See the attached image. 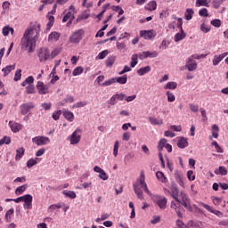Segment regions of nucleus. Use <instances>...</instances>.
Returning <instances> with one entry per match:
<instances>
[{
	"label": "nucleus",
	"mask_w": 228,
	"mask_h": 228,
	"mask_svg": "<svg viewBox=\"0 0 228 228\" xmlns=\"http://www.w3.org/2000/svg\"><path fill=\"white\" fill-rule=\"evenodd\" d=\"M40 23L34 22L31 23L28 28H26L23 37L21 38L22 47L28 53H34L35 49H37V42H38V38H40Z\"/></svg>",
	"instance_id": "nucleus-1"
},
{
	"label": "nucleus",
	"mask_w": 228,
	"mask_h": 228,
	"mask_svg": "<svg viewBox=\"0 0 228 228\" xmlns=\"http://www.w3.org/2000/svg\"><path fill=\"white\" fill-rule=\"evenodd\" d=\"M140 188H142L147 195H152L151 193V191H149V187H147V183H145V175L143 174H141V176L139 178V183H134V191L135 195L140 200H143V191Z\"/></svg>",
	"instance_id": "nucleus-2"
},
{
	"label": "nucleus",
	"mask_w": 228,
	"mask_h": 228,
	"mask_svg": "<svg viewBox=\"0 0 228 228\" xmlns=\"http://www.w3.org/2000/svg\"><path fill=\"white\" fill-rule=\"evenodd\" d=\"M12 202H15L16 204H19V202H24L23 208H25V209L33 208V196H31V194L20 196L12 200Z\"/></svg>",
	"instance_id": "nucleus-3"
},
{
	"label": "nucleus",
	"mask_w": 228,
	"mask_h": 228,
	"mask_svg": "<svg viewBox=\"0 0 228 228\" xmlns=\"http://www.w3.org/2000/svg\"><path fill=\"white\" fill-rule=\"evenodd\" d=\"M77 12L76 11V7L74 5H70L69 7V12L64 15L62 19V22H68L67 26H70L72 24V20H74L75 17Z\"/></svg>",
	"instance_id": "nucleus-4"
},
{
	"label": "nucleus",
	"mask_w": 228,
	"mask_h": 228,
	"mask_svg": "<svg viewBox=\"0 0 228 228\" xmlns=\"http://www.w3.org/2000/svg\"><path fill=\"white\" fill-rule=\"evenodd\" d=\"M164 191L166 194L170 193V196L175 200V202H181V200L179 199L181 192H179L177 185L172 184L170 190L164 188Z\"/></svg>",
	"instance_id": "nucleus-5"
},
{
	"label": "nucleus",
	"mask_w": 228,
	"mask_h": 228,
	"mask_svg": "<svg viewBox=\"0 0 228 228\" xmlns=\"http://www.w3.org/2000/svg\"><path fill=\"white\" fill-rule=\"evenodd\" d=\"M153 201L157 204L159 209H167L168 200H167L165 196L156 195L153 197Z\"/></svg>",
	"instance_id": "nucleus-6"
},
{
	"label": "nucleus",
	"mask_w": 228,
	"mask_h": 228,
	"mask_svg": "<svg viewBox=\"0 0 228 228\" xmlns=\"http://www.w3.org/2000/svg\"><path fill=\"white\" fill-rule=\"evenodd\" d=\"M33 143L37 144L38 147H42V145H47V143H51V139L47 136H36L32 138Z\"/></svg>",
	"instance_id": "nucleus-7"
},
{
	"label": "nucleus",
	"mask_w": 228,
	"mask_h": 228,
	"mask_svg": "<svg viewBox=\"0 0 228 228\" xmlns=\"http://www.w3.org/2000/svg\"><path fill=\"white\" fill-rule=\"evenodd\" d=\"M140 35L144 40H153V38H156L157 33L154 29L141 30Z\"/></svg>",
	"instance_id": "nucleus-8"
},
{
	"label": "nucleus",
	"mask_w": 228,
	"mask_h": 228,
	"mask_svg": "<svg viewBox=\"0 0 228 228\" xmlns=\"http://www.w3.org/2000/svg\"><path fill=\"white\" fill-rule=\"evenodd\" d=\"M171 209H174L179 218H183V213H184V208L181 207V203L175 201H171Z\"/></svg>",
	"instance_id": "nucleus-9"
},
{
	"label": "nucleus",
	"mask_w": 228,
	"mask_h": 228,
	"mask_svg": "<svg viewBox=\"0 0 228 228\" xmlns=\"http://www.w3.org/2000/svg\"><path fill=\"white\" fill-rule=\"evenodd\" d=\"M158 57V52L153 51V52H142L138 54H134L132 56V58H156Z\"/></svg>",
	"instance_id": "nucleus-10"
},
{
	"label": "nucleus",
	"mask_w": 228,
	"mask_h": 228,
	"mask_svg": "<svg viewBox=\"0 0 228 228\" xmlns=\"http://www.w3.org/2000/svg\"><path fill=\"white\" fill-rule=\"evenodd\" d=\"M178 23L181 31L175 35V42H181V40H184V38H186V33L183 30V20L178 19Z\"/></svg>",
	"instance_id": "nucleus-11"
},
{
	"label": "nucleus",
	"mask_w": 228,
	"mask_h": 228,
	"mask_svg": "<svg viewBox=\"0 0 228 228\" xmlns=\"http://www.w3.org/2000/svg\"><path fill=\"white\" fill-rule=\"evenodd\" d=\"M34 108H35V103L31 102L23 103L20 106V113L22 115H28V113H29V111H31V110H33Z\"/></svg>",
	"instance_id": "nucleus-12"
},
{
	"label": "nucleus",
	"mask_w": 228,
	"mask_h": 228,
	"mask_svg": "<svg viewBox=\"0 0 228 228\" xmlns=\"http://www.w3.org/2000/svg\"><path fill=\"white\" fill-rule=\"evenodd\" d=\"M37 90L40 95H45L49 94V86L45 85L42 81H38L37 84Z\"/></svg>",
	"instance_id": "nucleus-13"
},
{
	"label": "nucleus",
	"mask_w": 228,
	"mask_h": 228,
	"mask_svg": "<svg viewBox=\"0 0 228 228\" xmlns=\"http://www.w3.org/2000/svg\"><path fill=\"white\" fill-rule=\"evenodd\" d=\"M81 142V130L77 129L70 136L71 145H77Z\"/></svg>",
	"instance_id": "nucleus-14"
},
{
	"label": "nucleus",
	"mask_w": 228,
	"mask_h": 228,
	"mask_svg": "<svg viewBox=\"0 0 228 228\" xmlns=\"http://www.w3.org/2000/svg\"><path fill=\"white\" fill-rule=\"evenodd\" d=\"M200 206H202L207 211H209V213H213V215H216V216H223L224 213H222L220 210H215L213 208L208 204L200 202Z\"/></svg>",
	"instance_id": "nucleus-15"
},
{
	"label": "nucleus",
	"mask_w": 228,
	"mask_h": 228,
	"mask_svg": "<svg viewBox=\"0 0 228 228\" xmlns=\"http://www.w3.org/2000/svg\"><path fill=\"white\" fill-rule=\"evenodd\" d=\"M82 36L83 30H78L75 32L70 37V42H73L74 44H78V42L81 41V38H83Z\"/></svg>",
	"instance_id": "nucleus-16"
},
{
	"label": "nucleus",
	"mask_w": 228,
	"mask_h": 228,
	"mask_svg": "<svg viewBox=\"0 0 228 228\" xmlns=\"http://www.w3.org/2000/svg\"><path fill=\"white\" fill-rule=\"evenodd\" d=\"M9 126L11 127L12 133H19V131H22V125L20 123L10 121Z\"/></svg>",
	"instance_id": "nucleus-17"
},
{
	"label": "nucleus",
	"mask_w": 228,
	"mask_h": 228,
	"mask_svg": "<svg viewBox=\"0 0 228 228\" xmlns=\"http://www.w3.org/2000/svg\"><path fill=\"white\" fill-rule=\"evenodd\" d=\"M185 69L189 70V72H193V70H197V62L195 61L189 59L186 65Z\"/></svg>",
	"instance_id": "nucleus-18"
},
{
	"label": "nucleus",
	"mask_w": 228,
	"mask_h": 228,
	"mask_svg": "<svg viewBox=\"0 0 228 228\" xmlns=\"http://www.w3.org/2000/svg\"><path fill=\"white\" fill-rule=\"evenodd\" d=\"M37 56L39 58H49L51 56V52H49V49L43 47L39 49Z\"/></svg>",
	"instance_id": "nucleus-19"
},
{
	"label": "nucleus",
	"mask_w": 228,
	"mask_h": 228,
	"mask_svg": "<svg viewBox=\"0 0 228 228\" xmlns=\"http://www.w3.org/2000/svg\"><path fill=\"white\" fill-rule=\"evenodd\" d=\"M148 120L151 126H163V119L155 117H149Z\"/></svg>",
	"instance_id": "nucleus-20"
},
{
	"label": "nucleus",
	"mask_w": 228,
	"mask_h": 228,
	"mask_svg": "<svg viewBox=\"0 0 228 228\" xmlns=\"http://www.w3.org/2000/svg\"><path fill=\"white\" fill-rule=\"evenodd\" d=\"M158 8V4L156 1L152 0L150 1L145 6L144 9L147 10L148 12H154Z\"/></svg>",
	"instance_id": "nucleus-21"
},
{
	"label": "nucleus",
	"mask_w": 228,
	"mask_h": 228,
	"mask_svg": "<svg viewBox=\"0 0 228 228\" xmlns=\"http://www.w3.org/2000/svg\"><path fill=\"white\" fill-rule=\"evenodd\" d=\"M177 147L179 149H186V147H188V139L181 137L177 142Z\"/></svg>",
	"instance_id": "nucleus-22"
},
{
	"label": "nucleus",
	"mask_w": 228,
	"mask_h": 228,
	"mask_svg": "<svg viewBox=\"0 0 228 228\" xmlns=\"http://www.w3.org/2000/svg\"><path fill=\"white\" fill-rule=\"evenodd\" d=\"M60 40V33L53 31L48 36V42H58Z\"/></svg>",
	"instance_id": "nucleus-23"
},
{
	"label": "nucleus",
	"mask_w": 228,
	"mask_h": 228,
	"mask_svg": "<svg viewBox=\"0 0 228 228\" xmlns=\"http://www.w3.org/2000/svg\"><path fill=\"white\" fill-rule=\"evenodd\" d=\"M179 204H181V206H183V208H185L187 211H193V207H191V200H187L186 201H180Z\"/></svg>",
	"instance_id": "nucleus-24"
},
{
	"label": "nucleus",
	"mask_w": 228,
	"mask_h": 228,
	"mask_svg": "<svg viewBox=\"0 0 228 228\" xmlns=\"http://www.w3.org/2000/svg\"><path fill=\"white\" fill-rule=\"evenodd\" d=\"M151 70V66L142 67L137 69V74L138 76H145V74H149Z\"/></svg>",
	"instance_id": "nucleus-25"
},
{
	"label": "nucleus",
	"mask_w": 228,
	"mask_h": 228,
	"mask_svg": "<svg viewBox=\"0 0 228 228\" xmlns=\"http://www.w3.org/2000/svg\"><path fill=\"white\" fill-rule=\"evenodd\" d=\"M156 177L160 183H168V178H167V176H165V174H163V172L161 171H158L156 173Z\"/></svg>",
	"instance_id": "nucleus-26"
},
{
	"label": "nucleus",
	"mask_w": 228,
	"mask_h": 228,
	"mask_svg": "<svg viewBox=\"0 0 228 228\" xmlns=\"http://www.w3.org/2000/svg\"><path fill=\"white\" fill-rule=\"evenodd\" d=\"M24 152H26L24 147L16 150L15 160L20 161V159L22 158V156H24Z\"/></svg>",
	"instance_id": "nucleus-27"
},
{
	"label": "nucleus",
	"mask_w": 228,
	"mask_h": 228,
	"mask_svg": "<svg viewBox=\"0 0 228 228\" xmlns=\"http://www.w3.org/2000/svg\"><path fill=\"white\" fill-rule=\"evenodd\" d=\"M209 3H211V0H196V6L197 8H200V6L209 8Z\"/></svg>",
	"instance_id": "nucleus-28"
},
{
	"label": "nucleus",
	"mask_w": 228,
	"mask_h": 228,
	"mask_svg": "<svg viewBox=\"0 0 228 228\" xmlns=\"http://www.w3.org/2000/svg\"><path fill=\"white\" fill-rule=\"evenodd\" d=\"M90 18V10L84 11L77 18V20H86Z\"/></svg>",
	"instance_id": "nucleus-29"
},
{
	"label": "nucleus",
	"mask_w": 228,
	"mask_h": 228,
	"mask_svg": "<svg viewBox=\"0 0 228 228\" xmlns=\"http://www.w3.org/2000/svg\"><path fill=\"white\" fill-rule=\"evenodd\" d=\"M63 117L66 118V120H69V122H74V113L70 110H65L63 112Z\"/></svg>",
	"instance_id": "nucleus-30"
},
{
	"label": "nucleus",
	"mask_w": 228,
	"mask_h": 228,
	"mask_svg": "<svg viewBox=\"0 0 228 228\" xmlns=\"http://www.w3.org/2000/svg\"><path fill=\"white\" fill-rule=\"evenodd\" d=\"M13 28L10 27V26H5L2 29V33L4 35V37H8L11 33V35H13Z\"/></svg>",
	"instance_id": "nucleus-31"
},
{
	"label": "nucleus",
	"mask_w": 228,
	"mask_h": 228,
	"mask_svg": "<svg viewBox=\"0 0 228 228\" xmlns=\"http://www.w3.org/2000/svg\"><path fill=\"white\" fill-rule=\"evenodd\" d=\"M114 83H118L119 85H126V83H127V75L119 77H114Z\"/></svg>",
	"instance_id": "nucleus-32"
},
{
	"label": "nucleus",
	"mask_w": 228,
	"mask_h": 228,
	"mask_svg": "<svg viewBox=\"0 0 228 228\" xmlns=\"http://www.w3.org/2000/svg\"><path fill=\"white\" fill-rule=\"evenodd\" d=\"M12 70H15V64L8 65L2 69L4 72V76H8L12 72Z\"/></svg>",
	"instance_id": "nucleus-33"
},
{
	"label": "nucleus",
	"mask_w": 228,
	"mask_h": 228,
	"mask_svg": "<svg viewBox=\"0 0 228 228\" xmlns=\"http://www.w3.org/2000/svg\"><path fill=\"white\" fill-rule=\"evenodd\" d=\"M15 213V209L10 208L5 213V220L6 222L10 223L12 222V216H13V214Z\"/></svg>",
	"instance_id": "nucleus-34"
},
{
	"label": "nucleus",
	"mask_w": 228,
	"mask_h": 228,
	"mask_svg": "<svg viewBox=\"0 0 228 228\" xmlns=\"http://www.w3.org/2000/svg\"><path fill=\"white\" fill-rule=\"evenodd\" d=\"M167 139L163 138L160 139V141L159 142V145H158V151L159 152H162L163 149H165V147H167Z\"/></svg>",
	"instance_id": "nucleus-35"
},
{
	"label": "nucleus",
	"mask_w": 228,
	"mask_h": 228,
	"mask_svg": "<svg viewBox=\"0 0 228 228\" xmlns=\"http://www.w3.org/2000/svg\"><path fill=\"white\" fill-rule=\"evenodd\" d=\"M164 88L165 90H175L177 88V82H167Z\"/></svg>",
	"instance_id": "nucleus-36"
},
{
	"label": "nucleus",
	"mask_w": 228,
	"mask_h": 228,
	"mask_svg": "<svg viewBox=\"0 0 228 228\" xmlns=\"http://www.w3.org/2000/svg\"><path fill=\"white\" fill-rule=\"evenodd\" d=\"M224 3H225V0H212V6L216 10H218V8H220Z\"/></svg>",
	"instance_id": "nucleus-37"
},
{
	"label": "nucleus",
	"mask_w": 228,
	"mask_h": 228,
	"mask_svg": "<svg viewBox=\"0 0 228 228\" xmlns=\"http://www.w3.org/2000/svg\"><path fill=\"white\" fill-rule=\"evenodd\" d=\"M48 23L46 25V29L48 31L51 30V28H53V26L54 25V16L53 15H48Z\"/></svg>",
	"instance_id": "nucleus-38"
},
{
	"label": "nucleus",
	"mask_w": 228,
	"mask_h": 228,
	"mask_svg": "<svg viewBox=\"0 0 228 228\" xmlns=\"http://www.w3.org/2000/svg\"><path fill=\"white\" fill-rule=\"evenodd\" d=\"M108 8H110V4H104L102 6V11L96 16V19H98V20H101L102 19V17L104 16V13H106V10H108Z\"/></svg>",
	"instance_id": "nucleus-39"
},
{
	"label": "nucleus",
	"mask_w": 228,
	"mask_h": 228,
	"mask_svg": "<svg viewBox=\"0 0 228 228\" xmlns=\"http://www.w3.org/2000/svg\"><path fill=\"white\" fill-rule=\"evenodd\" d=\"M184 17H185L186 20H191V19L193 17V9H190V8L186 9Z\"/></svg>",
	"instance_id": "nucleus-40"
},
{
	"label": "nucleus",
	"mask_w": 228,
	"mask_h": 228,
	"mask_svg": "<svg viewBox=\"0 0 228 228\" xmlns=\"http://www.w3.org/2000/svg\"><path fill=\"white\" fill-rule=\"evenodd\" d=\"M200 31L202 33H209L211 31V26L207 25L206 23H202L200 27Z\"/></svg>",
	"instance_id": "nucleus-41"
},
{
	"label": "nucleus",
	"mask_w": 228,
	"mask_h": 228,
	"mask_svg": "<svg viewBox=\"0 0 228 228\" xmlns=\"http://www.w3.org/2000/svg\"><path fill=\"white\" fill-rule=\"evenodd\" d=\"M28 189V185L26 184H23L20 187H18L16 190H15V194L16 195H22V193L24 192L25 190Z\"/></svg>",
	"instance_id": "nucleus-42"
},
{
	"label": "nucleus",
	"mask_w": 228,
	"mask_h": 228,
	"mask_svg": "<svg viewBox=\"0 0 228 228\" xmlns=\"http://www.w3.org/2000/svg\"><path fill=\"white\" fill-rule=\"evenodd\" d=\"M63 195H65V197H69V199H76L77 195L76 192L74 191H63Z\"/></svg>",
	"instance_id": "nucleus-43"
},
{
	"label": "nucleus",
	"mask_w": 228,
	"mask_h": 228,
	"mask_svg": "<svg viewBox=\"0 0 228 228\" xmlns=\"http://www.w3.org/2000/svg\"><path fill=\"white\" fill-rule=\"evenodd\" d=\"M4 143L6 145H10L12 143V138L8 137V136H4L1 140H0V145H4Z\"/></svg>",
	"instance_id": "nucleus-44"
},
{
	"label": "nucleus",
	"mask_w": 228,
	"mask_h": 228,
	"mask_svg": "<svg viewBox=\"0 0 228 228\" xmlns=\"http://www.w3.org/2000/svg\"><path fill=\"white\" fill-rule=\"evenodd\" d=\"M218 131H220V128L216 125L212 126V135L214 138H218Z\"/></svg>",
	"instance_id": "nucleus-45"
},
{
	"label": "nucleus",
	"mask_w": 228,
	"mask_h": 228,
	"mask_svg": "<svg viewBox=\"0 0 228 228\" xmlns=\"http://www.w3.org/2000/svg\"><path fill=\"white\" fill-rule=\"evenodd\" d=\"M178 197H180L179 200H181V202H185L186 200H190V197L188 196V194L183 191L180 192Z\"/></svg>",
	"instance_id": "nucleus-46"
},
{
	"label": "nucleus",
	"mask_w": 228,
	"mask_h": 228,
	"mask_svg": "<svg viewBox=\"0 0 228 228\" xmlns=\"http://www.w3.org/2000/svg\"><path fill=\"white\" fill-rule=\"evenodd\" d=\"M84 69L81 66L77 67L73 71V76H81V73L83 72Z\"/></svg>",
	"instance_id": "nucleus-47"
},
{
	"label": "nucleus",
	"mask_w": 228,
	"mask_h": 228,
	"mask_svg": "<svg viewBox=\"0 0 228 228\" xmlns=\"http://www.w3.org/2000/svg\"><path fill=\"white\" fill-rule=\"evenodd\" d=\"M166 95L167 96L168 102H174V101H175V95L170 91H167Z\"/></svg>",
	"instance_id": "nucleus-48"
},
{
	"label": "nucleus",
	"mask_w": 228,
	"mask_h": 228,
	"mask_svg": "<svg viewBox=\"0 0 228 228\" xmlns=\"http://www.w3.org/2000/svg\"><path fill=\"white\" fill-rule=\"evenodd\" d=\"M115 83V78H110L106 80L105 82L101 84V86H111Z\"/></svg>",
	"instance_id": "nucleus-49"
},
{
	"label": "nucleus",
	"mask_w": 228,
	"mask_h": 228,
	"mask_svg": "<svg viewBox=\"0 0 228 228\" xmlns=\"http://www.w3.org/2000/svg\"><path fill=\"white\" fill-rule=\"evenodd\" d=\"M210 24L212 26H214V28H220V26H222V20L216 19V20H212L210 21Z\"/></svg>",
	"instance_id": "nucleus-50"
},
{
	"label": "nucleus",
	"mask_w": 228,
	"mask_h": 228,
	"mask_svg": "<svg viewBox=\"0 0 228 228\" xmlns=\"http://www.w3.org/2000/svg\"><path fill=\"white\" fill-rule=\"evenodd\" d=\"M61 205L60 204H53V205H51L49 208H48V213H53V211L56 210V209H61Z\"/></svg>",
	"instance_id": "nucleus-51"
},
{
	"label": "nucleus",
	"mask_w": 228,
	"mask_h": 228,
	"mask_svg": "<svg viewBox=\"0 0 228 228\" xmlns=\"http://www.w3.org/2000/svg\"><path fill=\"white\" fill-rule=\"evenodd\" d=\"M22 77V69H17L14 76V81H20Z\"/></svg>",
	"instance_id": "nucleus-52"
},
{
	"label": "nucleus",
	"mask_w": 228,
	"mask_h": 228,
	"mask_svg": "<svg viewBox=\"0 0 228 228\" xmlns=\"http://www.w3.org/2000/svg\"><path fill=\"white\" fill-rule=\"evenodd\" d=\"M35 165H37V159H30L27 161L28 168H31L32 167H35Z\"/></svg>",
	"instance_id": "nucleus-53"
},
{
	"label": "nucleus",
	"mask_w": 228,
	"mask_h": 228,
	"mask_svg": "<svg viewBox=\"0 0 228 228\" xmlns=\"http://www.w3.org/2000/svg\"><path fill=\"white\" fill-rule=\"evenodd\" d=\"M60 117H61V110L54 111L52 115L53 120H60Z\"/></svg>",
	"instance_id": "nucleus-54"
},
{
	"label": "nucleus",
	"mask_w": 228,
	"mask_h": 228,
	"mask_svg": "<svg viewBox=\"0 0 228 228\" xmlns=\"http://www.w3.org/2000/svg\"><path fill=\"white\" fill-rule=\"evenodd\" d=\"M200 17H209V13H208V10L206 8H203L199 11Z\"/></svg>",
	"instance_id": "nucleus-55"
},
{
	"label": "nucleus",
	"mask_w": 228,
	"mask_h": 228,
	"mask_svg": "<svg viewBox=\"0 0 228 228\" xmlns=\"http://www.w3.org/2000/svg\"><path fill=\"white\" fill-rule=\"evenodd\" d=\"M189 107L193 113H199V105L191 103L189 104Z\"/></svg>",
	"instance_id": "nucleus-56"
},
{
	"label": "nucleus",
	"mask_w": 228,
	"mask_h": 228,
	"mask_svg": "<svg viewBox=\"0 0 228 228\" xmlns=\"http://www.w3.org/2000/svg\"><path fill=\"white\" fill-rule=\"evenodd\" d=\"M113 156L115 158H117V156H118V141H116L114 143Z\"/></svg>",
	"instance_id": "nucleus-57"
},
{
	"label": "nucleus",
	"mask_w": 228,
	"mask_h": 228,
	"mask_svg": "<svg viewBox=\"0 0 228 228\" xmlns=\"http://www.w3.org/2000/svg\"><path fill=\"white\" fill-rule=\"evenodd\" d=\"M2 8L4 10V13L8 12V10H10V2L5 1L2 4Z\"/></svg>",
	"instance_id": "nucleus-58"
},
{
	"label": "nucleus",
	"mask_w": 228,
	"mask_h": 228,
	"mask_svg": "<svg viewBox=\"0 0 228 228\" xmlns=\"http://www.w3.org/2000/svg\"><path fill=\"white\" fill-rule=\"evenodd\" d=\"M88 103L86 102H78L73 105V108H85Z\"/></svg>",
	"instance_id": "nucleus-59"
},
{
	"label": "nucleus",
	"mask_w": 228,
	"mask_h": 228,
	"mask_svg": "<svg viewBox=\"0 0 228 228\" xmlns=\"http://www.w3.org/2000/svg\"><path fill=\"white\" fill-rule=\"evenodd\" d=\"M115 63V59L110 58L105 61L106 67L111 68L113 67V64Z\"/></svg>",
	"instance_id": "nucleus-60"
},
{
	"label": "nucleus",
	"mask_w": 228,
	"mask_h": 228,
	"mask_svg": "<svg viewBox=\"0 0 228 228\" xmlns=\"http://www.w3.org/2000/svg\"><path fill=\"white\" fill-rule=\"evenodd\" d=\"M26 92H27V94H35V86H33V85H28V86L26 87Z\"/></svg>",
	"instance_id": "nucleus-61"
},
{
	"label": "nucleus",
	"mask_w": 228,
	"mask_h": 228,
	"mask_svg": "<svg viewBox=\"0 0 228 228\" xmlns=\"http://www.w3.org/2000/svg\"><path fill=\"white\" fill-rule=\"evenodd\" d=\"M99 177L100 179H102V181H108V175L104 169L100 173Z\"/></svg>",
	"instance_id": "nucleus-62"
},
{
	"label": "nucleus",
	"mask_w": 228,
	"mask_h": 228,
	"mask_svg": "<svg viewBox=\"0 0 228 228\" xmlns=\"http://www.w3.org/2000/svg\"><path fill=\"white\" fill-rule=\"evenodd\" d=\"M108 54H110V50H104L98 54L97 58H106Z\"/></svg>",
	"instance_id": "nucleus-63"
},
{
	"label": "nucleus",
	"mask_w": 228,
	"mask_h": 228,
	"mask_svg": "<svg viewBox=\"0 0 228 228\" xmlns=\"http://www.w3.org/2000/svg\"><path fill=\"white\" fill-rule=\"evenodd\" d=\"M187 177H188L189 181H195V175H193V171L189 170L187 172Z\"/></svg>",
	"instance_id": "nucleus-64"
}]
</instances>
